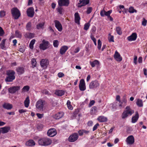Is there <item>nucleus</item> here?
Wrapping results in <instances>:
<instances>
[{
    "label": "nucleus",
    "instance_id": "1",
    "mask_svg": "<svg viewBox=\"0 0 147 147\" xmlns=\"http://www.w3.org/2000/svg\"><path fill=\"white\" fill-rule=\"evenodd\" d=\"M39 144L41 146H47L50 145L52 143V140L47 138H43L38 140Z\"/></svg>",
    "mask_w": 147,
    "mask_h": 147
},
{
    "label": "nucleus",
    "instance_id": "2",
    "mask_svg": "<svg viewBox=\"0 0 147 147\" xmlns=\"http://www.w3.org/2000/svg\"><path fill=\"white\" fill-rule=\"evenodd\" d=\"M12 18L14 20H17L21 16V13L20 10L16 7H14L11 10Z\"/></svg>",
    "mask_w": 147,
    "mask_h": 147
},
{
    "label": "nucleus",
    "instance_id": "3",
    "mask_svg": "<svg viewBox=\"0 0 147 147\" xmlns=\"http://www.w3.org/2000/svg\"><path fill=\"white\" fill-rule=\"evenodd\" d=\"M134 111L130 108L129 106H127L125 110L123 112L122 115V117L123 119H125L129 115H131L134 113Z\"/></svg>",
    "mask_w": 147,
    "mask_h": 147
},
{
    "label": "nucleus",
    "instance_id": "4",
    "mask_svg": "<svg viewBox=\"0 0 147 147\" xmlns=\"http://www.w3.org/2000/svg\"><path fill=\"white\" fill-rule=\"evenodd\" d=\"M44 101L40 99L37 102L36 106L38 110L42 111L44 110Z\"/></svg>",
    "mask_w": 147,
    "mask_h": 147
},
{
    "label": "nucleus",
    "instance_id": "5",
    "mask_svg": "<svg viewBox=\"0 0 147 147\" xmlns=\"http://www.w3.org/2000/svg\"><path fill=\"white\" fill-rule=\"evenodd\" d=\"M49 42L48 41L43 40L42 43L40 45L39 47L40 49L43 50L47 49L49 47Z\"/></svg>",
    "mask_w": 147,
    "mask_h": 147
},
{
    "label": "nucleus",
    "instance_id": "6",
    "mask_svg": "<svg viewBox=\"0 0 147 147\" xmlns=\"http://www.w3.org/2000/svg\"><path fill=\"white\" fill-rule=\"evenodd\" d=\"M79 136L78 134L75 133L71 135L68 138V141L71 142H74L78 139Z\"/></svg>",
    "mask_w": 147,
    "mask_h": 147
},
{
    "label": "nucleus",
    "instance_id": "7",
    "mask_svg": "<svg viewBox=\"0 0 147 147\" xmlns=\"http://www.w3.org/2000/svg\"><path fill=\"white\" fill-rule=\"evenodd\" d=\"M99 85L98 82L97 80L92 81L90 84L89 87L90 89H95Z\"/></svg>",
    "mask_w": 147,
    "mask_h": 147
},
{
    "label": "nucleus",
    "instance_id": "8",
    "mask_svg": "<svg viewBox=\"0 0 147 147\" xmlns=\"http://www.w3.org/2000/svg\"><path fill=\"white\" fill-rule=\"evenodd\" d=\"M58 5L60 6H68L69 3V0H59Z\"/></svg>",
    "mask_w": 147,
    "mask_h": 147
},
{
    "label": "nucleus",
    "instance_id": "9",
    "mask_svg": "<svg viewBox=\"0 0 147 147\" xmlns=\"http://www.w3.org/2000/svg\"><path fill=\"white\" fill-rule=\"evenodd\" d=\"M89 2V0H80L77 5L78 7H81L88 4Z\"/></svg>",
    "mask_w": 147,
    "mask_h": 147
},
{
    "label": "nucleus",
    "instance_id": "10",
    "mask_svg": "<svg viewBox=\"0 0 147 147\" xmlns=\"http://www.w3.org/2000/svg\"><path fill=\"white\" fill-rule=\"evenodd\" d=\"M57 132L55 128H52L49 130L47 132V134L48 136L52 137L56 135Z\"/></svg>",
    "mask_w": 147,
    "mask_h": 147
},
{
    "label": "nucleus",
    "instance_id": "11",
    "mask_svg": "<svg viewBox=\"0 0 147 147\" xmlns=\"http://www.w3.org/2000/svg\"><path fill=\"white\" fill-rule=\"evenodd\" d=\"M80 90L82 91L85 90L86 89L85 83L84 79H82L80 81L79 85Z\"/></svg>",
    "mask_w": 147,
    "mask_h": 147
},
{
    "label": "nucleus",
    "instance_id": "12",
    "mask_svg": "<svg viewBox=\"0 0 147 147\" xmlns=\"http://www.w3.org/2000/svg\"><path fill=\"white\" fill-rule=\"evenodd\" d=\"M49 63L48 60L46 59H42L40 61V65L41 67L44 68H46L47 67Z\"/></svg>",
    "mask_w": 147,
    "mask_h": 147
},
{
    "label": "nucleus",
    "instance_id": "13",
    "mask_svg": "<svg viewBox=\"0 0 147 147\" xmlns=\"http://www.w3.org/2000/svg\"><path fill=\"white\" fill-rule=\"evenodd\" d=\"M27 16L30 17L32 18L34 16V9L33 7L29 8L27 11Z\"/></svg>",
    "mask_w": 147,
    "mask_h": 147
},
{
    "label": "nucleus",
    "instance_id": "14",
    "mask_svg": "<svg viewBox=\"0 0 147 147\" xmlns=\"http://www.w3.org/2000/svg\"><path fill=\"white\" fill-rule=\"evenodd\" d=\"M127 143L128 144H132L134 142V138L132 135H130L127 137L126 140Z\"/></svg>",
    "mask_w": 147,
    "mask_h": 147
},
{
    "label": "nucleus",
    "instance_id": "15",
    "mask_svg": "<svg viewBox=\"0 0 147 147\" xmlns=\"http://www.w3.org/2000/svg\"><path fill=\"white\" fill-rule=\"evenodd\" d=\"M20 86H13L10 88V93L14 94L20 90Z\"/></svg>",
    "mask_w": 147,
    "mask_h": 147
},
{
    "label": "nucleus",
    "instance_id": "16",
    "mask_svg": "<svg viewBox=\"0 0 147 147\" xmlns=\"http://www.w3.org/2000/svg\"><path fill=\"white\" fill-rule=\"evenodd\" d=\"M55 26L59 31H61L62 30V27L60 22L57 20L54 21Z\"/></svg>",
    "mask_w": 147,
    "mask_h": 147
},
{
    "label": "nucleus",
    "instance_id": "17",
    "mask_svg": "<svg viewBox=\"0 0 147 147\" xmlns=\"http://www.w3.org/2000/svg\"><path fill=\"white\" fill-rule=\"evenodd\" d=\"M114 56L115 59L117 61L120 62L122 60V57L121 56L120 54L117 51H115Z\"/></svg>",
    "mask_w": 147,
    "mask_h": 147
},
{
    "label": "nucleus",
    "instance_id": "18",
    "mask_svg": "<svg viewBox=\"0 0 147 147\" xmlns=\"http://www.w3.org/2000/svg\"><path fill=\"white\" fill-rule=\"evenodd\" d=\"M137 37V35L136 33H133L129 36L127 38V39L129 41L135 40Z\"/></svg>",
    "mask_w": 147,
    "mask_h": 147
},
{
    "label": "nucleus",
    "instance_id": "19",
    "mask_svg": "<svg viewBox=\"0 0 147 147\" xmlns=\"http://www.w3.org/2000/svg\"><path fill=\"white\" fill-rule=\"evenodd\" d=\"M112 11V10H109L107 12L104 10H102L100 11V15L102 17H104L105 16H108L110 14Z\"/></svg>",
    "mask_w": 147,
    "mask_h": 147
},
{
    "label": "nucleus",
    "instance_id": "20",
    "mask_svg": "<svg viewBox=\"0 0 147 147\" xmlns=\"http://www.w3.org/2000/svg\"><path fill=\"white\" fill-rule=\"evenodd\" d=\"M127 102V100L126 99V96H124L122 99L121 101L120 104L119 105V107H124L126 105V104Z\"/></svg>",
    "mask_w": 147,
    "mask_h": 147
},
{
    "label": "nucleus",
    "instance_id": "21",
    "mask_svg": "<svg viewBox=\"0 0 147 147\" xmlns=\"http://www.w3.org/2000/svg\"><path fill=\"white\" fill-rule=\"evenodd\" d=\"M15 72L13 70H10V82H12L15 79Z\"/></svg>",
    "mask_w": 147,
    "mask_h": 147
},
{
    "label": "nucleus",
    "instance_id": "22",
    "mask_svg": "<svg viewBox=\"0 0 147 147\" xmlns=\"http://www.w3.org/2000/svg\"><path fill=\"white\" fill-rule=\"evenodd\" d=\"M16 71L18 75H20L23 74L24 72V68L23 67H18L16 69Z\"/></svg>",
    "mask_w": 147,
    "mask_h": 147
},
{
    "label": "nucleus",
    "instance_id": "23",
    "mask_svg": "<svg viewBox=\"0 0 147 147\" xmlns=\"http://www.w3.org/2000/svg\"><path fill=\"white\" fill-rule=\"evenodd\" d=\"M75 22L78 24H80V17L78 13H76L74 14Z\"/></svg>",
    "mask_w": 147,
    "mask_h": 147
},
{
    "label": "nucleus",
    "instance_id": "24",
    "mask_svg": "<svg viewBox=\"0 0 147 147\" xmlns=\"http://www.w3.org/2000/svg\"><path fill=\"white\" fill-rule=\"evenodd\" d=\"M97 120L100 122H106L107 121V117L103 116H99L97 118Z\"/></svg>",
    "mask_w": 147,
    "mask_h": 147
},
{
    "label": "nucleus",
    "instance_id": "25",
    "mask_svg": "<svg viewBox=\"0 0 147 147\" xmlns=\"http://www.w3.org/2000/svg\"><path fill=\"white\" fill-rule=\"evenodd\" d=\"M68 49V47L66 46H64L62 47L60 50V53L61 55H63L66 52Z\"/></svg>",
    "mask_w": 147,
    "mask_h": 147
},
{
    "label": "nucleus",
    "instance_id": "26",
    "mask_svg": "<svg viewBox=\"0 0 147 147\" xmlns=\"http://www.w3.org/2000/svg\"><path fill=\"white\" fill-rule=\"evenodd\" d=\"M64 113L63 112H59L56 114L54 116V118L56 119H59L63 117Z\"/></svg>",
    "mask_w": 147,
    "mask_h": 147
},
{
    "label": "nucleus",
    "instance_id": "27",
    "mask_svg": "<svg viewBox=\"0 0 147 147\" xmlns=\"http://www.w3.org/2000/svg\"><path fill=\"white\" fill-rule=\"evenodd\" d=\"M139 118V114L137 112H136L135 116L132 117V122L133 123L136 122L138 120Z\"/></svg>",
    "mask_w": 147,
    "mask_h": 147
},
{
    "label": "nucleus",
    "instance_id": "28",
    "mask_svg": "<svg viewBox=\"0 0 147 147\" xmlns=\"http://www.w3.org/2000/svg\"><path fill=\"white\" fill-rule=\"evenodd\" d=\"M97 112V108L96 107L94 106L91 108L90 111V113L91 115H95Z\"/></svg>",
    "mask_w": 147,
    "mask_h": 147
},
{
    "label": "nucleus",
    "instance_id": "29",
    "mask_svg": "<svg viewBox=\"0 0 147 147\" xmlns=\"http://www.w3.org/2000/svg\"><path fill=\"white\" fill-rule=\"evenodd\" d=\"M55 94L59 96H61L64 94V92L61 90H56L55 93Z\"/></svg>",
    "mask_w": 147,
    "mask_h": 147
},
{
    "label": "nucleus",
    "instance_id": "30",
    "mask_svg": "<svg viewBox=\"0 0 147 147\" xmlns=\"http://www.w3.org/2000/svg\"><path fill=\"white\" fill-rule=\"evenodd\" d=\"M0 129L1 130H0L1 131V132L3 134H4L7 133L8 132L9 130V128L8 127H5L1 128Z\"/></svg>",
    "mask_w": 147,
    "mask_h": 147
},
{
    "label": "nucleus",
    "instance_id": "31",
    "mask_svg": "<svg viewBox=\"0 0 147 147\" xmlns=\"http://www.w3.org/2000/svg\"><path fill=\"white\" fill-rule=\"evenodd\" d=\"M35 144V142L32 140H30L26 143V145L28 146H34Z\"/></svg>",
    "mask_w": 147,
    "mask_h": 147
},
{
    "label": "nucleus",
    "instance_id": "32",
    "mask_svg": "<svg viewBox=\"0 0 147 147\" xmlns=\"http://www.w3.org/2000/svg\"><path fill=\"white\" fill-rule=\"evenodd\" d=\"M34 35V34L33 33L27 32L25 34L24 36L26 38H33Z\"/></svg>",
    "mask_w": 147,
    "mask_h": 147
},
{
    "label": "nucleus",
    "instance_id": "33",
    "mask_svg": "<svg viewBox=\"0 0 147 147\" xmlns=\"http://www.w3.org/2000/svg\"><path fill=\"white\" fill-rule=\"evenodd\" d=\"M99 61L97 60H95L92 62H90V63L92 67H94L96 65L99 64Z\"/></svg>",
    "mask_w": 147,
    "mask_h": 147
},
{
    "label": "nucleus",
    "instance_id": "34",
    "mask_svg": "<svg viewBox=\"0 0 147 147\" xmlns=\"http://www.w3.org/2000/svg\"><path fill=\"white\" fill-rule=\"evenodd\" d=\"M31 63L32 65V68H34L36 66L37 62L35 59H32L31 60Z\"/></svg>",
    "mask_w": 147,
    "mask_h": 147
},
{
    "label": "nucleus",
    "instance_id": "35",
    "mask_svg": "<svg viewBox=\"0 0 147 147\" xmlns=\"http://www.w3.org/2000/svg\"><path fill=\"white\" fill-rule=\"evenodd\" d=\"M136 103L137 105L139 107H142L143 106V102L142 100L138 99Z\"/></svg>",
    "mask_w": 147,
    "mask_h": 147
},
{
    "label": "nucleus",
    "instance_id": "36",
    "mask_svg": "<svg viewBox=\"0 0 147 147\" xmlns=\"http://www.w3.org/2000/svg\"><path fill=\"white\" fill-rule=\"evenodd\" d=\"M30 103L28 97H27L24 101V105L26 107H28Z\"/></svg>",
    "mask_w": 147,
    "mask_h": 147
},
{
    "label": "nucleus",
    "instance_id": "37",
    "mask_svg": "<svg viewBox=\"0 0 147 147\" xmlns=\"http://www.w3.org/2000/svg\"><path fill=\"white\" fill-rule=\"evenodd\" d=\"M44 24V23H40L36 25V28L38 29H43Z\"/></svg>",
    "mask_w": 147,
    "mask_h": 147
},
{
    "label": "nucleus",
    "instance_id": "38",
    "mask_svg": "<svg viewBox=\"0 0 147 147\" xmlns=\"http://www.w3.org/2000/svg\"><path fill=\"white\" fill-rule=\"evenodd\" d=\"M15 34L16 36L18 38H21L22 37V34L21 32L17 30L15 31Z\"/></svg>",
    "mask_w": 147,
    "mask_h": 147
},
{
    "label": "nucleus",
    "instance_id": "39",
    "mask_svg": "<svg viewBox=\"0 0 147 147\" xmlns=\"http://www.w3.org/2000/svg\"><path fill=\"white\" fill-rule=\"evenodd\" d=\"M35 40L34 39L32 40L30 42L29 44V47L30 49H33V45L34 44Z\"/></svg>",
    "mask_w": 147,
    "mask_h": 147
},
{
    "label": "nucleus",
    "instance_id": "40",
    "mask_svg": "<svg viewBox=\"0 0 147 147\" xmlns=\"http://www.w3.org/2000/svg\"><path fill=\"white\" fill-rule=\"evenodd\" d=\"M108 39L109 42H114V37L113 36L111 35L110 34H109Z\"/></svg>",
    "mask_w": 147,
    "mask_h": 147
},
{
    "label": "nucleus",
    "instance_id": "41",
    "mask_svg": "<svg viewBox=\"0 0 147 147\" xmlns=\"http://www.w3.org/2000/svg\"><path fill=\"white\" fill-rule=\"evenodd\" d=\"M116 30L117 33L119 35H121L122 33V31L121 29L119 27H117L116 28Z\"/></svg>",
    "mask_w": 147,
    "mask_h": 147
},
{
    "label": "nucleus",
    "instance_id": "42",
    "mask_svg": "<svg viewBox=\"0 0 147 147\" xmlns=\"http://www.w3.org/2000/svg\"><path fill=\"white\" fill-rule=\"evenodd\" d=\"M3 107L5 109H9V104L8 103H4L3 105Z\"/></svg>",
    "mask_w": 147,
    "mask_h": 147
},
{
    "label": "nucleus",
    "instance_id": "43",
    "mask_svg": "<svg viewBox=\"0 0 147 147\" xmlns=\"http://www.w3.org/2000/svg\"><path fill=\"white\" fill-rule=\"evenodd\" d=\"M67 105L68 108L70 110H72L73 109V107L71 105V102L69 100L67 101Z\"/></svg>",
    "mask_w": 147,
    "mask_h": 147
},
{
    "label": "nucleus",
    "instance_id": "44",
    "mask_svg": "<svg viewBox=\"0 0 147 147\" xmlns=\"http://www.w3.org/2000/svg\"><path fill=\"white\" fill-rule=\"evenodd\" d=\"M31 23L30 22H29L26 25V28L27 30H31Z\"/></svg>",
    "mask_w": 147,
    "mask_h": 147
},
{
    "label": "nucleus",
    "instance_id": "45",
    "mask_svg": "<svg viewBox=\"0 0 147 147\" xmlns=\"http://www.w3.org/2000/svg\"><path fill=\"white\" fill-rule=\"evenodd\" d=\"M5 40L4 39L2 40L1 43L0 44V46L1 48L3 49H5Z\"/></svg>",
    "mask_w": 147,
    "mask_h": 147
},
{
    "label": "nucleus",
    "instance_id": "46",
    "mask_svg": "<svg viewBox=\"0 0 147 147\" xmlns=\"http://www.w3.org/2000/svg\"><path fill=\"white\" fill-rule=\"evenodd\" d=\"M137 11L132 7H130L129 8V12L130 13H133L134 12L136 13Z\"/></svg>",
    "mask_w": 147,
    "mask_h": 147
},
{
    "label": "nucleus",
    "instance_id": "47",
    "mask_svg": "<svg viewBox=\"0 0 147 147\" xmlns=\"http://www.w3.org/2000/svg\"><path fill=\"white\" fill-rule=\"evenodd\" d=\"M7 75L8 76L5 78V80L7 84H8V82H9V72L7 71L6 73Z\"/></svg>",
    "mask_w": 147,
    "mask_h": 147
},
{
    "label": "nucleus",
    "instance_id": "48",
    "mask_svg": "<svg viewBox=\"0 0 147 147\" xmlns=\"http://www.w3.org/2000/svg\"><path fill=\"white\" fill-rule=\"evenodd\" d=\"M63 8L61 6H59L57 8V11L60 14L62 13Z\"/></svg>",
    "mask_w": 147,
    "mask_h": 147
},
{
    "label": "nucleus",
    "instance_id": "49",
    "mask_svg": "<svg viewBox=\"0 0 147 147\" xmlns=\"http://www.w3.org/2000/svg\"><path fill=\"white\" fill-rule=\"evenodd\" d=\"M53 45L55 47H57L59 45V42L57 40H54L53 41Z\"/></svg>",
    "mask_w": 147,
    "mask_h": 147
},
{
    "label": "nucleus",
    "instance_id": "50",
    "mask_svg": "<svg viewBox=\"0 0 147 147\" xmlns=\"http://www.w3.org/2000/svg\"><path fill=\"white\" fill-rule=\"evenodd\" d=\"M147 22V20L145 19L144 18H143L142 19V25L144 26H146V25Z\"/></svg>",
    "mask_w": 147,
    "mask_h": 147
},
{
    "label": "nucleus",
    "instance_id": "51",
    "mask_svg": "<svg viewBox=\"0 0 147 147\" xmlns=\"http://www.w3.org/2000/svg\"><path fill=\"white\" fill-rule=\"evenodd\" d=\"M90 26V24L89 23H86L84 25V29L86 30H87L89 28Z\"/></svg>",
    "mask_w": 147,
    "mask_h": 147
},
{
    "label": "nucleus",
    "instance_id": "52",
    "mask_svg": "<svg viewBox=\"0 0 147 147\" xmlns=\"http://www.w3.org/2000/svg\"><path fill=\"white\" fill-rule=\"evenodd\" d=\"M90 38L91 39L93 40V41L94 43V45L96 46V39L94 37V36L92 35H90Z\"/></svg>",
    "mask_w": 147,
    "mask_h": 147
},
{
    "label": "nucleus",
    "instance_id": "53",
    "mask_svg": "<svg viewBox=\"0 0 147 147\" xmlns=\"http://www.w3.org/2000/svg\"><path fill=\"white\" fill-rule=\"evenodd\" d=\"M29 86H26L22 88V91H28L29 89Z\"/></svg>",
    "mask_w": 147,
    "mask_h": 147
},
{
    "label": "nucleus",
    "instance_id": "54",
    "mask_svg": "<svg viewBox=\"0 0 147 147\" xmlns=\"http://www.w3.org/2000/svg\"><path fill=\"white\" fill-rule=\"evenodd\" d=\"M101 42L100 39H99L98 41V48L99 50H100L101 46Z\"/></svg>",
    "mask_w": 147,
    "mask_h": 147
},
{
    "label": "nucleus",
    "instance_id": "55",
    "mask_svg": "<svg viewBox=\"0 0 147 147\" xmlns=\"http://www.w3.org/2000/svg\"><path fill=\"white\" fill-rule=\"evenodd\" d=\"M92 8L91 7H89L88 8L86 12L87 14H89L91 12Z\"/></svg>",
    "mask_w": 147,
    "mask_h": 147
},
{
    "label": "nucleus",
    "instance_id": "56",
    "mask_svg": "<svg viewBox=\"0 0 147 147\" xmlns=\"http://www.w3.org/2000/svg\"><path fill=\"white\" fill-rule=\"evenodd\" d=\"M95 102L94 100H91L88 106L89 107H90L92 106L94 104Z\"/></svg>",
    "mask_w": 147,
    "mask_h": 147
},
{
    "label": "nucleus",
    "instance_id": "57",
    "mask_svg": "<svg viewBox=\"0 0 147 147\" xmlns=\"http://www.w3.org/2000/svg\"><path fill=\"white\" fill-rule=\"evenodd\" d=\"M5 15V12L4 11H0V16L1 17H3Z\"/></svg>",
    "mask_w": 147,
    "mask_h": 147
},
{
    "label": "nucleus",
    "instance_id": "58",
    "mask_svg": "<svg viewBox=\"0 0 147 147\" xmlns=\"http://www.w3.org/2000/svg\"><path fill=\"white\" fill-rule=\"evenodd\" d=\"M4 34V32L2 28L0 27V36H2Z\"/></svg>",
    "mask_w": 147,
    "mask_h": 147
},
{
    "label": "nucleus",
    "instance_id": "59",
    "mask_svg": "<svg viewBox=\"0 0 147 147\" xmlns=\"http://www.w3.org/2000/svg\"><path fill=\"white\" fill-rule=\"evenodd\" d=\"M99 124L98 123H97L94 125L93 128V131H94L97 128L98 126H99Z\"/></svg>",
    "mask_w": 147,
    "mask_h": 147
},
{
    "label": "nucleus",
    "instance_id": "60",
    "mask_svg": "<svg viewBox=\"0 0 147 147\" xmlns=\"http://www.w3.org/2000/svg\"><path fill=\"white\" fill-rule=\"evenodd\" d=\"M78 132L80 136H82L84 134L83 132V129L80 130L78 131Z\"/></svg>",
    "mask_w": 147,
    "mask_h": 147
},
{
    "label": "nucleus",
    "instance_id": "61",
    "mask_svg": "<svg viewBox=\"0 0 147 147\" xmlns=\"http://www.w3.org/2000/svg\"><path fill=\"white\" fill-rule=\"evenodd\" d=\"M64 76V74L61 72H59L58 73V76L59 78H61L63 76Z\"/></svg>",
    "mask_w": 147,
    "mask_h": 147
},
{
    "label": "nucleus",
    "instance_id": "62",
    "mask_svg": "<svg viewBox=\"0 0 147 147\" xmlns=\"http://www.w3.org/2000/svg\"><path fill=\"white\" fill-rule=\"evenodd\" d=\"M36 115L39 118L41 119L42 117L43 114L40 113H37Z\"/></svg>",
    "mask_w": 147,
    "mask_h": 147
},
{
    "label": "nucleus",
    "instance_id": "63",
    "mask_svg": "<svg viewBox=\"0 0 147 147\" xmlns=\"http://www.w3.org/2000/svg\"><path fill=\"white\" fill-rule=\"evenodd\" d=\"M44 93L46 94L50 95L51 94L50 93L49 91L46 90H45L43 91Z\"/></svg>",
    "mask_w": 147,
    "mask_h": 147
},
{
    "label": "nucleus",
    "instance_id": "64",
    "mask_svg": "<svg viewBox=\"0 0 147 147\" xmlns=\"http://www.w3.org/2000/svg\"><path fill=\"white\" fill-rule=\"evenodd\" d=\"M138 62L140 63H142V57H140L138 58Z\"/></svg>",
    "mask_w": 147,
    "mask_h": 147
}]
</instances>
